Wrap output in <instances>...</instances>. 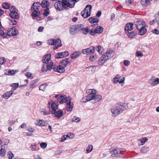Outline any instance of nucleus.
Instances as JSON below:
<instances>
[{"label":"nucleus","mask_w":159,"mask_h":159,"mask_svg":"<svg viewBox=\"0 0 159 159\" xmlns=\"http://www.w3.org/2000/svg\"><path fill=\"white\" fill-rule=\"evenodd\" d=\"M51 57V55L50 54H48L45 55L43 57L42 59V61L44 63L42 67V71L45 72L48 70H50L53 66V62L50 61L49 62L50 60Z\"/></svg>","instance_id":"1"},{"label":"nucleus","mask_w":159,"mask_h":159,"mask_svg":"<svg viewBox=\"0 0 159 159\" xmlns=\"http://www.w3.org/2000/svg\"><path fill=\"white\" fill-rule=\"evenodd\" d=\"M128 107L127 104L125 103H120L116 104L112 107L111 111L113 116H116L126 110Z\"/></svg>","instance_id":"2"},{"label":"nucleus","mask_w":159,"mask_h":159,"mask_svg":"<svg viewBox=\"0 0 159 159\" xmlns=\"http://www.w3.org/2000/svg\"><path fill=\"white\" fill-rule=\"evenodd\" d=\"M128 107L127 104L125 103H120L116 104L112 107L111 111L113 116H116L126 110Z\"/></svg>","instance_id":"3"},{"label":"nucleus","mask_w":159,"mask_h":159,"mask_svg":"<svg viewBox=\"0 0 159 159\" xmlns=\"http://www.w3.org/2000/svg\"><path fill=\"white\" fill-rule=\"evenodd\" d=\"M70 64L69 62L68 59L66 58L63 59L60 63L58 66L54 65L53 67V70L54 71H56L59 73H62L65 72V68L67 66V64Z\"/></svg>","instance_id":"4"},{"label":"nucleus","mask_w":159,"mask_h":159,"mask_svg":"<svg viewBox=\"0 0 159 159\" xmlns=\"http://www.w3.org/2000/svg\"><path fill=\"white\" fill-rule=\"evenodd\" d=\"M39 7L40 3L38 2H34L31 6V9L32 11L31 15L33 19L39 16L40 14L39 11Z\"/></svg>","instance_id":"5"},{"label":"nucleus","mask_w":159,"mask_h":159,"mask_svg":"<svg viewBox=\"0 0 159 159\" xmlns=\"http://www.w3.org/2000/svg\"><path fill=\"white\" fill-rule=\"evenodd\" d=\"M48 43L49 45H55L54 49H57L62 46L61 42L59 38L57 39H50L48 40Z\"/></svg>","instance_id":"6"},{"label":"nucleus","mask_w":159,"mask_h":159,"mask_svg":"<svg viewBox=\"0 0 159 159\" xmlns=\"http://www.w3.org/2000/svg\"><path fill=\"white\" fill-rule=\"evenodd\" d=\"M109 150V152L111 153V156L112 157H122L123 155L122 151L118 148L116 149L113 148Z\"/></svg>","instance_id":"7"},{"label":"nucleus","mask_w":159,"mask_h":159,"mask_svg":"<svg viewBox=\"0 0 159 159\" xmlns=\"http://www.w3.org/2000/svg\"><path fill=\"white\" fill-rule=\"evenodd\" d=\"M62 7L65 8L66 7L70 8L73 7L75 3H72L70 0H62L61 2Z\"/></svg>","instance_id":"8"},{"label":"nucleus","mask_w":159,"mask_h":159,"mask_svg":"<svg viewBox=\"0 0 159 159\" xmlns=\"http://www.w3.org/2000/svg\"><path fill=\"white\" fill-rule=\"evenodd\" d=\"M7 34L10 36L17 35L19 34L18 30L14 27L9 28L7 30Z\"/></svg>","instance_id":"9"},{"label":"nucleus","mask_w":159,"mask_h":159,"mask_svg":"<svg viewBox=\"0 0 159 159\" xmlns=\"http://www.w3.org/2000/svg\"><path fill=\"white\" fill-rule=\"evenodd\" d=\"M95 50V48L93 46H91L89 48L83 49L82 52L86 55L91 54L93 53Z\"/></svg>","instance_id":"10"},{"label":"nucleus","mask_w":159,"mask_h":159,"mask_svg":"<svg viewBox=\"0 0 159 159\" xmlns=\"http://www.w3.org/2000/svg\"><path fill=\"white\" fill-rule=\"evenodd\" d=\"M135 26L138 30H139L141 28L145 27V23L143 20H138L136 22Z\"/></svg>","instance_id":"11"},{"label":"nucleus","mask_w":159,"mask_h":159,"mask_svg":"<svg viewBox=\"0 0 159 159\" xmlns=\"http://www.w3.org/2000/svg\"><path fill=\"white\" fill-rule=\"evenodd\" d=\"M69 53L68 51H65L57 53L55 55V58L57 59L62 58L68 56Z\"/></svg>","instance_id":"12"},{"label":"nucleus","mask_w":159,"mask_h":159,"mask_svg":"<svg viewBox=\"0 0 159 159\" xmlns=\"http://www.w3.org/2000/svg\"><path fill=\"white\" fill-rule=\"evenodd\" d=\"M67 104L66 110L67 111H71L73 107V105L71 103V99L70 98L68 97L67 101L66 102Z\"/></svg>","instance_id":"13"},{"label":"nucleus","mask_w":159,"mask_h":159,"mask_svg":"<svg viewBox=\"0 0 159 159\" xmlns=\"http://www.w3.org/2000/svg\"><path fill=\"white\" fill-rule=\"evenodd\" d=\"M133 23L131 22L128 23L126 24L125 27V31L126 34L133 30Z\"/></svg>","instance_id":"14"},{"label":"nucleus","mask_w":159,"mask_h":159,"mask_svg":"<svg viewBox=\"0 0 159 159\" xmlns=\"http://www.w3.org/2000/svg\"><path fill=\"white\" fill-rule=\"evenodd\" d=\"M103 55L105 59L108 60L113 57V52L112 50L107 51Z\"/></svg>","instance_id":"15"},{"label":"nucleus","mask_w":159,"mask_h":159,"mask_svg":"<svg viewBox=\"0 0 159 159\" xmlns=\"http://www.w3.org/2000/svg\"><path fill=\"white\" fill-rule=\"evenodd\" d=\"M70 33L72 35H76L78 33L75 25H73L69 28Z\"/></svg>","instance_id":"16"},{"label":"nucleus","mask_w":159,"mask_h":159,"mask_svg":"<svg viewBox=\"0 0 159 159\" xmlns=\"http://www.w3.org/2000/svg\"><path fill=\"white\" fill-rule=\"evenodd\" d=\"M82 53L80 51L74 52L70 55V58L73 59H76L80 56Z\"/></svg>","instance_id":"17"},{"label":"nucleus","mask_w":159,"mask_h":159,"mask_svg":"<svg viewBox=\"0 0 159 159\" xmlns=\"http://www.w3.org/2000/svg\"><path fill=\"white\" fill-rule=\"evenodd\" d=\"M67 98L65 95H61L57 99V101L61 103L66 102L67 101Z\"/></svg>","instance_id":"18"},{"label":"nucleus","mask_w":159,"mask_h":159,"mask_svg":"<svg viewBox=\"0 0 159 159\" xmlns=\"http://www.w3.org/2000/svg\"><path fill=\"white\" fill-rule=\"evenodd\" d=\"M54 7L56 9L59 11H61L63 9L61 2L58 1L56 2L54 5Z\"/></svg>","instance_id":"19"},{"label":"nucleus","mask_w":159,"mask_h":159,"mask_svg":"<svg viewBox=\"0 0 159 159\" xmlns=\"http://www.w3.org/2000/svg\"><path fill=\"white\" fill-rule=\"evenodd\" d=\"M100 20L98 18H97L96 16H92L89 19L88 21L91 23H97Z\"/></svg>","instance_id":"20"},{"label":"nucleus","mask_w":159,"mask_h":159,"mask_svg":"<svg viewBox=\"0 0 159 159\" xmlns=\"http://www.w3.org/2000/svg\"><path fill=\"white\" fill-rule=\"evenodd\" d=\"M9 16L11 18L14 19H17L19 18L18 13L16 11H13V12L11 11L9 14Z\"/></svg>","instance_id":"21"},{"label":"nucleus","mask_w":159,"mask_h":159,"mask_svg":"<svg viewBox=\"0 0 159 159\" xmlns=\"http://www.w3.org/2000/svg\"><path fill=\"white\" fill-rule=\"evenodd\" d=\"M13 91H10L5 92L3 95V97L6 99H8L13 94Z\"/></svg>","instance_id":"22"},{"label":"nucleus","mask_w":159,"mask_h":159,"mask_svg":"<svg viewBox=\"0 0 159 159\" xmlns=\"http://www.w3.org/2000/svg\"><path fill=\"white\" fill-rule=\"evenodd\" d=\"M50 3L49 2L46 0L43 1L40 3V6L43 8H47L49 6Z\"/></svg>","instance_id":"23"},{"label":"nucleus","mask_w":159,"mask_h":159,"mask_svg":"<svg viewBox=\"0 0 159 159\" xmlns=\"http://www.w3.org/2000/svg\"><path fill=\"white\" fill-rule=\"evenodd\" d=\"M126 34H127V35L129 38H134V37L137 35V33L136 31H132L130 32L129 31L127 32Z\"/></svg>","instance_id":"24"},{"label":"nucleus","mask_w":159,"mask_h":159,"mask_svg":"<svg viewBox=\"0 0 159 159\" xmlns=\"http://www.w3.org/2000/svg\"><path fill=\"white\" fill-rule=\"evenodd\" d=\"M104 55H103L100 57L98 61V64L99 65H102L105 61L107 60H106Z\"/></svg>","instance_id":"25"},{"label":"nucleus","mask_w":159,"mask_h":159,"mask_svg":"<svg viewBox=\"0 0 159 159\" xmlns=\"http://www.w3.org/2000/svg\"><path fill=\"white\" fill-rule=\"evenodd\" d=\"M63 112L62 110H60L56 112L55 116L58 119L63 116Z\"/></svg>","instance_id":"26"},{"label":"nucleus","mask_w":159,"mask_h":159,"mask_svg":"<svg viewBox=\"0 0 159 159\" xmlns=\"http://www.w3.org/2000/svg\"><path fill=\"white\" fill-rule=\"evenodd\" d=\"M148 140V139L147 138V137H144L141 139H139L138 141H139V142H140V143L139 142V145H143Z\"/></svg>","instance_id":"27"},{"label":"nucleus","mask_w":159,"mask_h":159,"mask_svg":"<svg viewBox=\"0 0 159 159\" xmlns=\"http://www.w3.org/2000/svg\"><path fill=\"white\" fill-rule=\"evenodd\" d=\"M138 34H139L141 35H143L145 34L147 32V30L145 28V27L141 28L139 29Z\"/></svg>","instance_id":"28"},{"label":"nucleus","mask_w":159,"mask_h":159,"mask_svg":"<svg viewBox=\"0 0 159 159\" xmlns=\"http://www.w3.org/2000/svg\"><path fill=\"white\" fill-rule=\"evenodd\" d=\"M78 32L81 31L82 29H84V25L82 24H78L75 25Z\"/></svg>","instance_id":"29"},{"label":"nucleus","mask_w":159,"mask_h":159,"mask_svg":"<svg viewBox=\"0 0 159 159\" xmlns=\"http://www.w3.org/2000/svg\"><path fill=\"white\" fill-rule=\"evenodd\" d=\"M10 86L13 88L11 90L13 91V92L14 91L16 90L19 86V83H12L10 85Z\"/></svg>","instance_id":"30"},{"label":"nucleus","mask_w":159,"mask_h":159,"mask_svg":"<svg viewBox=\"0 0 159 159\" xmlns=\"http://www.w3.org/2000/svg\"><path fill=\"white\" fill-rule=\"evenodd\" d=\"M94 95V100L96 102H99L102 99V96L99 95L95 94Z\"/></svg>","instance_id":"31"},{"label":"nucleus","mask_w":159,"mask_h":159,"mask_svg":"<svg viewBox=\"0 0 159 159\" xmlns=\"http://www.w3.org/2000/svg\"><path fill=\"white\" fill-rule=\"evenodd\" d=\"M17 72V71L16 70H9L7 72L5 73V74L9 75H14Z\"/></svg>","instance_id":"32"},{"label":"nucleus","mask_w":159,"mask_h":159,"mask_svg":"<svg viewBox=\"0 0 159 159\" xmlns=\"http://www.w3.org/2000/svg\"><path fill=\"white\" fill-rule=\"evenodd\" d=\"M90 29L89 27H84V29L82 30V33L84 34H87L89 31Z\"/></svg>","instance_id":"33"},{"label":"nucleus","mask_w":159,"mask_h":159,"mask_svg":"<svg viewBox=\"0 0 159 159\" xmlns=\"http://www.w3.org/2000/svg\"><path fill=\"white\" fill-rule=\"evenodd\" d=\"M50 12L49 8L48 7L46 8L44 10L43 14L44 16H47L49 15Z\"/></svg>","instance_id":"34"},{"label":"nucleus","mask_w":159,"mask_h":159,"mask_svg":"<svg viewBox=\"0 0 159 159\" xmlns=\"http://www.w3.org/2000/svg\"><path fill=\"white\" fill-rule=\"evenodd\" d=\"M51 107L52 109H55L57 110L58 109V104L57 102H53L51 104Z\"/></svg>","instance_id":"35"},{"label":"nucleus","mask_w":159,"mask_h":159,"mask_svg":"<svg viewBox=\"0 0 159 159\" xmlns=\"http://www.w3.org/2000/svg\"><path fill=\"white\" fill-rule=\"evenodd\" d=\"M149 148L148 147L144 146L140 150V151L142 153H145L149 151Z\"/></svg>","instance_id":"36"},{"label":"nucleus","mask_w":159,"mask_h":159,"mask_svg":"<svg viewBox=\"0 0 159 159\" xmlns=\"http://www.w3.org/2000/svg\"><path fill=\"white\" fill-rule=\"evenodd\" d=\"M95 29H96L97 30V33H101L103 30V28L101 26H99L97 27Z\"/></svg>","instance_id":"37"},{"label":"nucleus","mask_w":159,"mask_h":159,"mask_svg":"<svg viewBox=\"0 0 159 159\" xmlns=\"http://www.w3.org/2000/svg\"><path fill=\"white\" fill-rule=\"evenodd\" d=\"M50 113L45 109H42L40 111V114L44 115H49Z\"/></svg>","instance_id":"38"},{"label":"nucleus","mask_w":159,"mask_h":159,"mask_svg":"<svg viewBox=\"0 0 159 159\" xmlns=\"http://www.w3.org/2000/svg\"><path fill=\"white\" fill-rule=\"evenodd\" d=\"M40 122H41L40 123V126H46L48 125V122L45 120H40Z\"/></svg>","instance_id":"39"},{"label":"nucleus","mask_w":159,"mask_h":159,"mask_svg":"<svg viewBox=\"0 0 159 159\" xmlns=\"http://www.w3.org/2000/svg\"><path fill=\"white\" fill-rule=\"evenodd\" d=\"M155 17L157 24L159 27V11L158 12V14L155 15Z\"/></svg>","instance_id":"40"},{"label":"nucleus","mask_w":159,"mask_h":159,"mask_svg":"<svg viewBox=\"0 0 159 159\" xmlns=\"http://www.w3.org/2000/svg\"><path fill=\"white\" fill-rule=\"evenodd\" d=\"M92 8V7L91 5H87L85 8L84 9L83 11H89V12H90V11Z\"/></svg>","instance_id":"41"},{"label":"nucleus","mask_w":159,"mask_h":159,"mask_svg":"<svg viewBox=\"0 0 159 159\" xmlns=\"http://www.w3.org/2000/svg\"><path fill=\"white\" fill-rule=\"evenodd\" d=\"M158 84H159V79L157 78L154 80L153 83L151 84V85L153 86H155Z\"/></svg>","instance_id":"42"},{"label":"nucleus","mask_w":159,"mask_h":159,"mask_svg":"<svg viewBox=\"0 0 159 159\" xmlns=\"http://www.w3.org/2000/svg\"><path fill=\"white\" fill-rule=\"evenodd\" d=\"M97 33L96 29H92L91 30L89 33V34L92 36H94Z\"/></svg>","instance_id":"43"},{"label":"nucleus","mask_w":159,"mask_h":159,"mask_svg":"<svg viewBox=\"0 0 159 159\" xmlns=\"http://www.w3.org/2000/svg\"><path fill=\"white\" fill-rule=\"evenodd\" d=\"M6 151L5 149L2 148L0 150V156L3 157L5 154Z\"/></svg>","instance_id":"44"},{"label":"nucleus","mask_w":159,"mask_h":159,"mask_svg":"<svg viewBox=\"0 0 159 159\" xmlns=\"http://www.w3.org/2000/svg\"><path fill=\"white\" fill-rule=\"evenodd\" d=\"M2 7L5 9H8L9 7V4L7 2L3 3L2 4Z\"/></svg>","instance_id":"45"},{"label":"nucleus","mask_w":159,"mask_h":159,"mask_svg":"<svg viewBox=\"0 0 159 159\" xmlns=\"http://www.w3.org/2000/svg\"><path fill=\"white\" fill-rule=\"evenodd\" d=\"M117 76L119 77V75H117L113 79V82L115 83H117L119 82V78Z\"/></svg>","instance_id":"46"},{"label":"nucleus","mask_w":159,"mask_h":159,"mask_svg":"<svg viewBox=\"0 0 159 159\" xmlns=\"http://www.w3.org/2000/svg\"><path fill=\"white\" fill-rule=\"evenodd\" d=\"M93 149V146L91 145H89L88 146V148L86 150L87 153H89L91 152Z\"/></svg>","instance_id":"47"},{"label":"nucleus","mask_w":159,"mask_h":159,"mask_svg":"<svg viewBox=\"0 0 159 159\" xmlns=\"http://www.w3.org/2000/svg\"><path fill=\"white\" fill-rule=\"evenodd\" d=\"M96 49L98 52L99 53H102V52L101 50H103V47L100 45H98L97 46Z\"/></svg>","instance_id":"48"},{"label":"nucleus","mask_w":159,"mask_h":159,"mask_svg":"<svg viewBox=\"0 0 159 159\" xmlns=\"http://www.w3.org/2000/svg\"><path fill=\"white\" fill-rule=\"evenodd\" d=\"M47 86L46 84L40 85V90L44 91Z\"/></svg>","instance_id":"49"},{"label":"nucleus","mask_w":159,"mask_h":159,"mask_svg":"<svg viewBox=\"0 0 159 159\" xmlns=\"http://www.w3.org/2000/svg\"><path fill=\"white\" fill-rule=\"evenodd\" d=\"M47 144L45 142H42L40 143V147L43 149L46 148L47 147Z\"/></svg>","instance_id":"50"},{"label":"nucleus","mask_w":159,"mask_h":159,"mask_svg":"<svg viewBox=\"0 0 159 159\" xmlns=\"http://www.w3.org/2000/svg\"><path fill=\"white\" fill-rule=\"evenodd\" d=\"M6 62V60L4 57L0 58V65H2Z\"/></svg>","instance_id":"51"},{"label":"nucleus","mask_w":159,"mask_h":159,"mask_svg":"<svg viewBox=\"0 0 159 159\" xmlns=\"http://www.w3.org/2000/svg\"><path fill=\"white\" fill-rule=\"evenodd\" d=\"M141 3L143 6H144L149 4L146 0H141Z\"/></svg>","instance_id":"52"},{"label":"nucleus","mask_w":159,"mask_h":159,"mask_svg":"<svg viewBox=\"0 0 159 159\" xmlns=\"http://www.w3.org/2000/svg\"><path fill=\"white\" fill-rule=\"evenodd\" d=\"M87 97L88 101L94 100V95H89V96H87Z\"/></svg>","instance_id":"53"},{"label":"nucleus","mask_w":159,"mask_h":159,"mask_svg":"<svg viewBox=\"0 0 159 159\" xmlns=\"http://www.w3.org/2000/svg\"><path fill=\"white\" fill-rule=\"evenodd\" d=\"M9 24L10 25H14L16 24L17 22L15 20H10Z\"/></svg>","instance_id":"54"},{"label":"nucleus","mask_w":159,"mask_h":159,"mask_svg":"<svg viewBox=\"0 0 159 159\" xmlns=\"http://www.w3.org/2000/svg\"><path fill=\"white\" fill-rule=\"evenodd\" d=\"M80 120V118L76 116H74L72 119V121L75 122H78Z\"/></svg>","instance_id":"55"},{"label":"nucleus","mask_w":159,"mask_h":159,"mask_svg":"<svg viewBox=\"0 0 159 159\" xmlns=\"http://www.w3.org/2000/svg\"><path fill=\"white\" fill-rule=\"evenodd\" d=\"M8 158L9 159H11L14 157L13 154L10 151L8 152Z\"/></svg>","instance_id":"56"},{"label":"nucleus","mask_w":159,"mask_h":159,"mask_svg":"<svg viewBox=\"0 0 159 159\" xmlns=\"http://www.w3.org/2000/svg\"><path fill=\"white\" fill-rule=\"evenodd\" d=\"M88 99L87 96L82 98L80 100V102H88Z\"/></svg>","instance_id":"57"},{"label":"nucleus","mask_w":159,"mask_h":159,"mask_svg":"<svg viewBox=\"0 0 159 159\" xmlns=\"http://www.w3.org/2000/svg\"><path fill=\"white\" fill-rule=\"evenodd\" d=\"M96 59V57L94 55L91 56L89 58L90 61H93Z\"/></svg>","instance_id":"58"},{"label":"nucleus","mask_w":159,"mask_h":159,"mask_svg":"<svg viewBox=\"0 0 159 159\" xmlns=\"http://www.w3.org/2000/svg\"><path fill=\"white\" fill-rule=\"evenodd\" d=\"M152 33L155 34H156L158 35L159 34V31H158V30L156 29H154V30H152Z\"/></svg>","instance_id":"59"},{"label":"nucleus","mask_w":159,"mask_h":159,"mask_svg":"<svg viewBox=\"0 0 159 159\" xmlns=\"http://www.w3.org/2000/svg\"><path fill=\"white\" fill-rule=\"evenodd\" d=\"M130 61L128 60H124L123 63L124 65L126 66H129L130 64Z\"/></svg>","instance_id":"60"},{"label":"nucleus","mask_w":159,"mask_h":159,"mask_svg":"<svg viewBox=\"0 0 159 159\" xmlns=\"http://www.w3.org/2000/svg\"><path fill=\"white\" fill-rule=\"evenodd\" d=\"M136 54L137 57H142L143 56V54L140 51H137L136 52Z\"/></svg>","instance_id":"61"},{"label":"nucleus","mask_w":159,"mask_h":159,"mask_svg":"<svg viewBox=\"0 0 159 159\" xmlns=\"http://www.w3.org/2000/svg\"><path fill=\"white\" fill-rule=\"evenodd\" d=\"M132 1L133 0H125V2L128 5H131Z\"/></svg>","instance_id":"62"},{"label":"nucleus","mask_w":159,"mask_h":159,"mask_svg":"<svg viewBox=\"0 0 159 159\" xmlns=\"http://www.w3.org/2000/svg\"><path fill=\"white\" fill-rule=\"evenodd\" d=\"M9 10L11 12V11L13 12V11H16V8L14 6H11V7H9Z\"/></svg>","instance_id":"63"},{"label":"nucleus","mask_w":159,"mask_h":159,"mask_svg":"<svg viewBox=\"0 0 159 159\" xmlns=\"http://www.w3.org/2000/svg\"><path fill=\"white\" fill-rule=\"evenodd\" d=\"M27 129L28 130L31 132H33L34 130V128H32L30 127H27Z\"/></svg>","instance_id":"64"}]
</instances>
